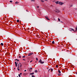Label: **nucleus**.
Masks as SVG:
<instances>
[{"mask_svg":"<svg viewBox=\"0 0 77 77\" xmlns=\"http://www.w3.org/2000/svg\"><path fill=\"white\" fill-rule=\"evenodd\" d=\"M20 75H21V74H22V73H20Z\"/></svg>","mask_w":77,"mask_h":77,"instance_id":"33","label":"nucleus"},{"mask_svg":"<svg viewBox=\"0 0 77 77\" xmlns=\"http://www.w3.org/2000/svg\"><path fill=\"white\" fill-rule=\"evenodd\" d=\"M50 71V69H48V72H49Z\"/></svg>","mask_w":77,"mask_h":77,"instance_id":"30","label":"nucleus"},{"mask_svg":"<svg viewBox=\"0 0 77 77\" xmlns=\"http://www.w3.org/2000/svg\"><path fill=\"white\" fill-rule=\"evenodd\" d=\"M41 2H44V1H43L42 0H41Z\"/></svg>","mask_w":77,"mask_h":77,"instance_id":"21","label":"nucleus"},{"mask_svg":"<svg viewBox=\"0 0 77 77\" xmlns=\"http://www.w3.org/2000/svg\"><path fill=\"white\" fill-rule=\"evenodd\" d=\"M23 60H25L24 59H23Z\"/></svg>","mask_w":77,"mask_h":77,"instance_id":"41","label":"nucleus"},{"mask_svg":"<svg viewBox=\"0 0 77 77\" xmlns=\"http://www.w3.org/2000/svg\"><path fill=\"white\" fill-rule=\"evenodd\" d=\"M26 12H28V10H26Z\"/></svg>","mask_w":77,"mask_h":77,"instance_id":"36","label":"nucleus"},{"mask_svg":"<svg viewBox=\"0 0 77 77\" xmlns=\"http://www.w3.org/2000/svg\"><path fill=\"white\" fill-rule=\"evenodd\" d=\"M22 66V64L20 63H19V67L20 68V67H21Z\"/></svg>","mask_w":77,"mask_h":77,"instance_id":"7","label":"nucleus"},{"mask_svg":"<svg viewBox=\"0 0 77 77\" xmlns=\"http://www.w3.org/2000/svg\"><path fill=\"white\" fill-rule=\"evenodd\" d=\"M55 3H56V4H59V1H57V2H55Z\"/></svg>","mask_w":77,"mask_h":77,"instance_id":"9","label":"nucleus"},{"mask_svg":"<svg viewBox=\"0 0 77 77\" xmlns=\"http://www.w3.org/2000/svg\"><path fill=\"white\" fill-rule=\"evenodd\" d=\"M11 22V23H12V22Z\"/></svg>","mask_w":77,"mask_h":77,"instance_id":"43","label":"nucleus"},{"mask_svg":"<svg viewBox=\"0 0 77 77\" xmlns=\"http://www.w3.org/2000/svg\"><path fill=\"white\" fill-rule=\"evenodd\" d=\"M32 77H35V76H34V75H32Z\"/></svg>","mask_w":77,"mask_h":77,"instance_id":"26","label":"nucleus"},{"mask_svg":"<svg viewBox=\"0 0 77 77\" xmlns=\"http://www.w3.org/2000/svg\"><path fill=\"white\" fill-rule=\"evenodd\" d=\"M76 74H77V72L76 73Z\"/></svg>","mask_w":77,"mask_h":77,"instance_id":"45","label":"nucleus"},{"mask_svg":"<svg viewBox=\"0 0 77 77\" xmlns=\"http://www.w3.org/2000/svg\"><path fill=\"white\" fill-rule=\"evenodd\" d=\"M58 71L59 74H60L61 73V72H60V70H59Z\"/></svg>","mask_w":77,"mask_h":77,"instance_id":"10","label":"nucleus"},{"mask_svg":"<svg viewBox=\"0 0 77 77\" xmlns=\"http://www.w3.org/2000/svg\"><path fill=\"white\" fill-rule=\"evenodd\" d=\"M61 23H63V22H62V21H61Z\"/></svg>","mask_w":77,"mask_h":77,"instance_id":"49","label":"nucleus"},{"mask_svg":"<svg viewBox=\"0 0 77 77\" xmlns=\"http://www.w3.org/2000/svg\"><path fill=\"white\" fill-rule=\"evenodd\" d=\"M58 20L59 21H60V19L58 18Z\"/></svg>","mask_w":77,"mask_h":77,"instance_id":"24","label":"nucleus"},{"mask_svg":"<svg viewBox=\"0 0 77 77\" xmlns=\"http://www.w3.org/2000/svg\"><path fill=\"white\" fill-rule=\"evenodd\" d=\"M32 54H33V53H29V54H28V56H31V55H32Z\"/></svg>","mask_w":77,"mask_h":77,"instance_id":"5","label":"nucleus"},{"mask_svg":"<svg viewBox=\"0 0 77 77\" xmlns=\"http://www.w3.org/2000/svg\"><path fill=\"white\" fill-rule=\"evenodd\" d=\"M14 69H15V68H14Z\"/></svg>","mask_w":77,"mask_h":77,"instance_id":"44","label":"nucleus"},{"mask_svg":"<svg viewBox=\"0 0 77 77\" xmlns=\"http://www.w3.org/2000/svg\"><path fill=\"white\" fill-rule=\"evenodd\" d=\"M18 75H19V77H21V76H20V74H19Z\"/></svg>","mask_w":77,"mask_h":77,"instance_id":"29","label":"nucleus"},{"mask_svg":"<svg viewBox=\"0 0 77 77\" xmlns=\"http://www.w3.org/2000/svg\"><path fill=\"white\" fill-rule=\"evenodd\" d=\"M35 59L37 61H38V58H36Z\"/></svg>","mask_w":77,"mask_h":77,"instance_id":"17","label":"nucleus"},{"mask_svg":"<svg viewBox=\"0 0 77 77\" xmlns=\"http://www.w3.org/2000/svg\"><path fill=\"white\" fill-rule=\"evenodd\" d=\"M54 19L53 20H55V19H54Z\"/></svg>","mask_w":77,"mask_h":77,"instance_id":"39","label":"nucleus"},{"mask_svg":"<svg viewBox=\"0 0 77 77\" xmlns=\"http://www.w3.org/2000/svg\"><path fill=\"white\" fill-rule=\"evenodd\" d=\"M32 60L31 61H30V63H31V62H32Z\"/></svg>","mask_w":77,"mask_h":77,"instance_id":"34","label":"nucleus"},{"mask_svg":"<svg viewBox=\"0 0 77 77\" xmlns=\"http://www.w3.org/2000/svg\"><path fill=\"white\" fill-rule=\"evenodd\" d=\"M65 69H67L66 68H65Z\"/></svg>","mask_w":77,"mask_h":77,"instance_id":"48","label":"nucleus"},{"mask_svg":"<svg viewBox=\"0 0 77 77\" xmlns=\"http://www.w3.org/2000/svg\"><path fill=\"white\" fill-rule=\"evenodd\" d=\"M52 43L53 44H54V41H52Z\"/></svg>","mask_w":77,"mask_h":77,"instance_id":"13","label":"nucleus"},{"mask_svg":"<svg viewBox=\"0 0 77 77\" xmlns=\"http://www.w3.org/2000/svg\"><path fill=\"white\" fill-rule=\"evenodd\" d=\"M10 3H12V1H10Z\"/></svg>","mask_w":77,"mask_h":77,"instance_id":"27","label":"nucleus"},{"mask_svg":"<svg viewBox=\"0 0 77 77\" xmlns=\"http://www.w3.org/2000/svg\"><path fill=\"white\" fill-rule=\"evenodd\" d=\"M17 77H18V76H17Z\"/></svg>","mask_w":77,"mask_h":77,"instance_id":"50","label":"nucleus"},{"mask_svg":"<svg viewBox=\"0 0 77 77\" xmlns=\"http://www.w3.org/2000/svg\"><path fill=\"white\" fill-rule=\"evenodd\" d=\"M58 75H59V76H60V75H61V74H58Z\"/></svg>","mask_w":77,"mask_h":77,"instance_id":"25","label":"nucleus"},{"mask_svg":"<svg viewBox=\"0 0 77 77\" xmlns=\"http://www.w3.org/2000/svg\"><path fill=\"white\" fill-rule=\"evenodd\" d=\"M72 7V5H71V7Z\"/></svg>","mask_w":77,"mask_h":77,"instance_id":"42","label":"nucleus"},{"mask_svg":"<svg viewBox=\"0 0 77 77\" xmlns=\"http://www.w3.org/2000/svg\"><path fill=\"white\" fill-rule=\"evenodd\" d=\"M30 74L31 75H33V74H34V72L31 73H30Z\"/></svg>","mask_w":77,"mask_h":77,"instance_id":"11","label":"nucleus"},{"mask_svg":"<svg viewBox=\"0 0 77 77\" xmlns=\"http://www.w3.org/2000/svg\"><path fill=\"white\" fill-rule=\"evenodd\" d=\"M71 67H72V66H71Z\"/></svg>","mask_w":77,"mask_h":77,"instance_id":"52","label":"nucleus"},{"mask_svg":"<svg viewBox=\"0 0 77 77\" xmlns=\"http://www.w3.org/2000/svg\"><path fill=\"white\" fill-rule=\"evenodd\" d=\"M18 62H19V61H17V62L15 61V62L16 66H17V63L18 64V66L17 68H19V64H18Z\"/></svg>","mask_w":77,"mask_h":77,"instance_id":"1","label":"nucleus"},{"mask_svg":"<svg viewBox=\"0 0 77 77\" xmlns=\"http://www.w3.org/2000/svg\"><path fill=\"white\" fill-rule=\"evenodd\" d=\"M45 1H47V0H45Z\"/></svg>","mask_w":77,"mask_h":77,"instance_id":"46","label":"nucleus"},{"mask_svg":"<svg viewBox=\"0 0 77 77\" xmlns=\"http://www.w3.org/2000/svg\"><path fill=\"white\" fill-rule=\"evenodd\" d=\"M45 17L46 19V20H50V19H48V17L47 16H45Z\"/></svg>","mask_w":77,"mask_h":77,"instance_id":"4","label":"nucleus"},{"mask_svg":"<svg viewBox=\"0 0 77 77\" xmlns=\"http://www.w3.org/2000/svg\"><path fill=\"white\" fill-rule=\"evenodd\" d=\"M15 60L16 61V60H17V61L18 62H20V61L19 60H18V59H16Z\"/></svg>","mask_w":77,"mask_h":77,"instance_id":"15","label":"nucleus"},{"mask_svg":"<svg viewBox=\"0 0 77 77\" xmlns=\"http://www.w3.org/2000/svg\"><path fill=\"white\" fill-rule=\"evenodd\" d=\"M15 3L16 4H18V3H19V2H16Z\"/></svg>","mask_w":77,"mask_h":77,"instance_id":"12","label":"nucleus"},{"mask_svg":"<svg viewBox=\"0 0 77 77\" xmlns=\"http://www.w3.org/2000/svg\"><path fill=\"white\" fill-rule=\"evenodd\" d=\"M32 69V68H30L29 69V71H31V70Z\"/></svg>","mask_w":77,"mask_h":77,"instance_id":"19","label":"nucleus"},{"mask_svg":"<svg viewBox=\"0 0 77 77\" xmlns=\"http://www.w3.org/2000/svg\"><path fill=\"white\" fill-rule=\"evenodd\" d=\"M17 70H18V71H20V69H19V68H17Z\"/></svg>","mask_w":77,"mask_h":77,"instance_id":"28","label":"nucleus"},{"mask_svg":"<svg viewBox=\"0 0 77 77\" xmlns=\"http://www.w3.org/2000/svg\"><path fill=\"white\" fill-rule=\"evenodd\" d=\"M75 10H77V8H75Z\"/></svg>","mask_w":77,"mask_h":77,"instance_id":"32","label":"nucleus"},{"mask_svg":"<svg viewBox=\"0 0 77 77\" xmlns=\"http://www.w3.org/2000/svg\"><path fill=\"white\" fill-rule=\"evenodd\" d=\"M19 21H20L19 20H17V23H19Z\"/></svg>","mask_w":77,"mask_h":77,"instance_id":"16","label":"nucleus"},{"mask_svg":"<svg viewBox=\"0 0 77 77\" xmlns=\"http://www.w3.org/2000/svg\"><path fill=\"white\" fill-rule=\"evenodd\" d=\"M19 58H21V56H19Z\"/></svg>","mask_w":77,"mask_h":77,"instance_id":"31","label":"nucleus"},{"mask_svg":"<svg viewBox=\"0 0 77 77\" xmlns=\"http://www.w3.org/2000/svg\"><path fill=\"white\" fill-rule=\"evenodd\" d=\"M51 72H52V71H53V69H51Z\"/></svg>","mask_w":77,"mask_h":77,"instance_id":"22","label":"nucleus"},{"mask_svg":"<svg viewBox=\"0 0 77 77\" xmlns=\"http://www.w3.org/2000/svg\"><path fill=\"white\" fill-rule=\"evenodd\" d=\"M75 29L76 31H77V27H76Z\"/></svg>","mask_w":77,"mask_h":77,"instance_id":"23","label":"nucleus"},{"mask_svg":"<svg viewBox=\"0 0 77 77\" xmlns=\"http://www.w3.org/2000/svg\"><path fill=\"white\" fill-rule=\"evenodd\" d=\"M54 66H56V67L57 68H58V67H59L60 66L59 65H57L56 64H55Z\"/></svg>","mask_w":77,"mask_h":77,"instance_id":"8","label":"nucleus"},{"mask_svg":"<svg viewBox=\"0 0 77 77\" xmlns=\"http://www.w3.org/2000/svg\"><path fill=\"white\" fill-rule=\"evenodd\" d=\"M56 12H57V11H56Z\"/></svg>","mask_w":77,"mask_h":77,"instance_id":"51","label":"nucleus"},{"mask_svg":"<svg viewBox=\"0 0 77 77\" xmlns=\"http://www.w3.org/2000/svg\"><path fill=\"white\" fill-rule=\"evenodd\" d=\"M59 4H60V5H63V4H64V3H62V2H59Z\"/></svg>","mask_w":77,"mask_h":77,"instance_id":"6","label":"nucleus"},{"mask_svg":"<svg viewBox=\"0 0 77 77\" xmlns=\"http://www.w3.org/2000/svg\"><path fill=\"white\" fill-rule=\"evenodd\" d=\"M24 71H25V72H26V70H24Z\"/></svg>","mask_w":77,"mask_h":77,"instance_id":"40","label":"nucleus"},{"mask_svg":"<svg viewBox=\"0 0 77 77\" xmlns=\"http://www.w3.org/2000/svg\"><path fill=\"white\" fill-rule=\"evenodd\" d=\"M59 68H61V67H59Z\"/></svg>","mask_w":77,"mask_h":77,"instance_id":"47","label":"nucleus"},{"mask_svg":"<svg viewBox=\"0 0 77 77\" xmlns=\"http://www.w3.org/2000/svg\"><path fill=\"white\" fill-rule=\"evenodd\" d=\"M38 72V71L36 70H35V72Z\"/></svg>","mask_w":77,"mask_h":77,"instance_id":"20","label":"nucleus"},{"mask_svg":"<svg viewBox=\"0 0 77 77\" xmlns=\"http://www.w3.org/2000/svg\"><path fill=\"white\" fill-rule=\"evenodd\" d=\"M33 1H34V0H31V2H33Z\"/></svg>","mask_w":77,"mask_h":77,"instance_id":"38","label":"nucleus"},{"mask_svg":"<svg viewBox=\"0 0 77 77\" xmlns=\"http://www.w3.org/2000/svg\"><path fill=\"white\" fill-rule=\"evenodd\" d=\"M38 62L39 63L40 62V63H41L42 64L44 63V61L42 62V60L41 59H40V60Z\"/></svg>","mask_w":77,"mask_h":77,"instance_id":"2","label":"nucleus"},{"mask_svg":"<svg viewBox=\"0 0 77 77\" xmlns=\"http://www.w3.org/2000/svg\"><path fill=\"white\" fill-rule=\"evenodd\" d=\"M1 45H3V43H2L1 44Z\"/></svg>","mask_w":77,"mask_h":77,"instance_id":"18","label":"nucleus"},{"mask_svg":"<svg viewBox=\"0 0 77 77\" xmlns=\"http://www.w3.org/2000/svg\"><path fill=\"white\" fill-rule=\"evenodd\" d=\"M69 31H70L71 32H72V31H74V29H72V28H69Z\"/></svg>","mask_w":77,"mask_h":77,"instance_id":"3","label":"nucleus"},{"mask_svg":"<svg viewBox=\"0 0 77 77\" xmlns=\"http://www.w3.org/2000/svg\"><path fill=\"white\" fill-rule=\"evenodd\" d=\"M27 30H30V29H29V28H28V29H27Z\"/></svg>","mask_w":77,"mask_h":77,"instance_id":"37","label":"nucleus"},{"mask_svg":"<svg viewBox=\"0 0 77 77\" xmlns=\"http://www.w3.org/2000/svg\"><path fill=\"white\" fill-rule=\"evenodd\" d=\"M37 8H39V6H38Z\"/></svg>","mask_w":77,"mask_h":77,"instance_id":"35","label":"nucleus"},{"mask_svg":"<svg viewBox=\"0 0 77 77\" xmlns=\"http://www.w3.org/2000/svg\"><path fill=\"white\" fill-rule=\"evenodd\" d=\"M25 57H26V56L25 55L23 56L22 57V58H25Z\"/></svg>","mask_w":77,"mask_h":77,"instance_id":"14","label":"nucleus"}]
</instances>
